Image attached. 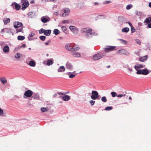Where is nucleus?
<instances>
[{"instance_id": "53", "label": "nucleus", "mask_w": 151, "mask_h": 151, "mask_svg": "<svg viewBox=\"0 0 151 151\" xmlns=\"http://www.w3.org/2000/svg\"><path fill=\"white\" fill-rule=\"evenodd\" d=\"M50 42V41H48V42H45V45H48Z\"/></svg>"}, {"instance_id": "10", "label": "nucleus", "mask_w": 151, "mask_h": 151, "mask_svg": "<svg viewBox=\"0 0 151 151\" xmlns=\"http://www.w3.org/2000/svg\"><path fill=\"white\" fill-rule=\"evenodd\" d=\"M73 43H68L65 46V48L68 50L71 51V48H72Z\"/></svg>"}, {"instance_id": "20", "label": "nucleus", "mask_w": 151, "mask_h": 151, "mask_svg": "<svg viewBox=\"0 0 151 151\" xmlns=\"http://www.w3.org/2000/svg\"><path fill=\"white\" fill-rule=\"evenodd\" d=\"M41 20L43 23H46L50 21V19H47L46 17H43L41 18Z\"/></svg>"}, {"instance_id": "5", "label": "nucleus", "mask_w": 151, "mask_h": 151, "mask_svg": "<svg viewBox=\"0 0 151 151\" xmlns=\"http://www.w3.org/2000/svg\"><path fill=\"white\" fill-rule=\"evenodd\" d=\"M103 56L101 54H96L93 56V59L94 60H97L102 58Z\"/></svg>"}, {"instance_id": "3", "label": "nucleus", "mask_w": 151, "mask_h": 151, "mask_svg": "<svg viewBox=\"0 0 151 151\" xmlns=\"http://www.w3.org/2000/svg\"><path fill=\"white\" fill-rule=\"evenodd\" d=\"M98 93L95 91H92V95L91 96V98L93 100H96L99 98Z\"/></svg>"}, {"instance_id": "29", "label": "nucleus", "mask_w": 151, "mask_h": 151, "mask_svg": "<svg viewBox=\"0 0 151 151\" xmlns=\"http://www.w3.org/2000/svg\"><path fill=\"white\" fill-rule=\"evenodd\" d=\"M151 22V17H149L146 19L144 22L148 24Z\"/></svg>"}, {"instance_id": "56", "label": "nucleus", "mask_w": 151, "mask_h": 151, "mask_svg": "<svg viewBox=\"0 0 151 151\" xmlns=\"http://www.w3.org/2000/svg\"><path fill=\"white\" fill-rule=\"evenodd\" d=\"M95 5H98L99 4V3L97 2H95L93 3Z\"/></svg>"}, {"instance_id": "32", "label": "nucleus", "mask_w": 151, "mask_h": 151, "mask_svg": "<svg viewBox=\"0 0 151 151\" xmlns=\"http://www.w3.org/2000/svg\"><path fill=\"white\" fill-rule=\"evenodd\" d=\"M53 33L56 35H57L60 33L59 31L57 29H55L53 31Z\"/></svg>"}, {"instance_id": "17", "label": "nucleus", "mask_w": 151, "mask_h": 151, "mask_svg": "<svg viewBox=\"0 0 151 151\" xmlns=\"http://www.w3.org/2000/svg\"><path fill=\"white\" fill-rule=\"evenodd\" d=\"M0 81L4 85L7 82V80L4 77L0 78Z\"/></svg>"}, {"instance_id": "40", "label": "nucleus", "mask_w": 151, "mask_h": 151, "mask_svg": "<svg viewBox=\"0 0 151 151\" xmlns=\"http://www.w3.org/2000/svg\"><path fill=\"white\" fill-rule=\"evenodd\" d=\"M45 30L42 29V28L39 31V33L40 34H41V33H44V34L45 33Z\"/></svg>"}, {"instance_id": "54", "label": "nucleus", "mask_w": 151, "mask_h": 151, "mask_svg": "<svg viewBox=\"0 0 151 151\" xmlns=\"http://www.w3.org/2000/svg\"><path fill=\"white\" fill-rule=\"evenodd\" d=\"M128 24L129 25H130V26L131 27H132V25L130 22H128Z\"/></svg>"}, {"instance_id": "52", "label": "nucleus", "mask_w": 151, "mask_h": 151, "mask_svg": "<svg viewBox=\"0 0 151 151\" xmlns=\"http://www.w3.org/2000/svg\"><path fill=\"white\" fill-rule=\"evenodd\" d=\"M35 35V34L34 33H31L29 34L30 36L31 37H32L34 36Z\"/></svg>"}, {"instance_id": "46", "label": "nucleus", "mask_w": 151, "mask_h": 151, "mask_svg": "<svg viewBox=\"0 0 151 151\" xmlns=\"http://www.w3.org/2000/svg\"><path fill=\"white\" fill-rule=\"evenodd\" d=\"M119 40L120 41H122V42H122V43H123V44H127V43L126 41L125 40H124L122 39H120Z\"/></svg>"}, {"instance_id": "36", "label": "nucleus", "mask_w": 151, "mask_h": 151, "mask_svg": "<svg viewBox=\"0 0 151 151\" xmlns=\"http://www.w3.org/2000/svg\"><path fill=\"white\" fill-rule=\"evenodd\" d=\"M40 39L42 41L45 40L46 38V37L44 36H41L39 37Z\"/></svg>"}, {"instance_id": "7", "label": "nucleus", "mask_w": 151, "mask_h": 151, "mask_svg": "<svg viewBox=\"0 0 151 151\" xmlns=\"http://www.w3.org/2000/svg\"><path fill=\"white\" fill-rule=\"evenodd\" d=\"M29 5V3L27 1H25L22 5V10H25L28 6Z\"/></svg>"}, {"instance_id": "28", "label": "nucleus", "mask_w": 151, "mask_h": 151, "mask_svg": "<svg viewBox=\"0 0 151 151\" xmlns=\"http://www.w3.org/2000/svg\"><path fill=\"white\" fill-rule=\"evenodd\" d=\"M3 21L4 24H7L10 22V19L9 18H6Z\"/></svg>"}, {"instance_id": "16", "label": "nucleus", "mask_w": 151, "mask_h": 151, "mask_svg": "<svg viewBox=\"0 0 151 151\" xmlns=\"http://www.w3.org/2000/svg\"><path fill=\"white\" fill-rule=\"evenodd\" d=\"M27 64L29 65L32 67H35L36 65V63L34 60H32L29 61V63H27Z\"/></svg>"}, {"instance_id": "62", "label": "nucleus", "mask_w": 151, "mask_h": 151, "mask_svg": "<svg viewBox=\"0 0 151 151\" xmlns=\"http://www.w3.org/2000/svg\"><path fill=\"white\" fill-rule=\"evenodd\" d=\"M110 67V65H109L108 66H107V68H109Z\"/></svg>"}, {"instance_id": "21", "label": "nucleus", "mask_w": 151, "mask_h": 151, "mask_svg": "<svg viewBox=\"0 0 151 151\" xmlns=\"http://www.w3.org/2000/svg\"><path fill=\"white\" fill-rule=\"evenodd\" d=\"M3 51L5 53H7L9 51V48L8 46H5L3 48Z\"/></svg>"}, {"instance_id": "59", "label": "nucleus", "mask_w": 151, "mask_h": 151, "mask_svg": "<svg viewBox=\"0 0 151 151\" xmlns=\"http://www.w3.org/2000/svg\"><path fill=\"white\" fill-rule=\"evenodd\" d=\"M128 69L129 70V71L131 72L132 71V69L131 68H128Z\"/></svg>"}, {"instance_id": "61", "label": "nucleus", "mask_w": 151, "mask_h": 151, "mask_svg": "<svg viewBox=\"0 0 151 151\" xmlns=\"http://www.w3.org/2000/svg\"><path fill=\"white\" fill-rule=\"evenodd\" d=\"M149 6L151 8V2H150L149 4Z\"/></svg>"}, {"instance_id": "55", "label": "nucleus", "mask_w": 151, "mask_h": 151, "mask_svg": "<svg viewBox=\"0 0 151 151\" xmlns=\"http://www.w3.org/2000/svg\"><path fill=\"white\" fill-rule=\"evenodd\" d=\"M148 26L149 28H151V23L148 24Z\"/></svg>"}, {"instance_id": "57", "label": "nucleus", "mask_w": 151, "mask_h": 151, "mask_svg": "<svg viewBox=\"0 0 151 151\" xmlns=\"http://www.w3.org/2000/svg\"><path fill=\"white\" fill-rule=\"evenodd\" d=\"M25 46H26V45H25V44H23L22 45V47H25Z\"/></svg>"}, {"instance_id": "13", "label": "nucleus", "mask_w": 151, "mask_h": 151, "mask_svg": "<svg viewBox=\"0 0 151 151\" xmlns=\"http://www.w3.org/2000/svg\"><path fill=\"white\" fill-rule=\"evenodd\" d=\"M12 5L13 7L14 6L15 8L17 10H18L20 9V6L19 4H18L15 2L13 3L12 4Z\"/></svg>"}, {"instance_id": "24", "label": "nucleus", "mask_w": 151, "mask_h": 151, "mask_svg": "<svg viewBox=\"0 0 151 151\" xmlns=\"http://www.w3.org/2000/svg\"><path fill=\"white\" fill-rule=\"evenodd\" d=\"M32 98H33L34 99H36L37 100L40 99V96L37 93H35L33 96H32Z\"/></svg>"}, {"instance_id": "30", "label": "nucleus", "mask_w": 151, "mask_h": 151, "mask_svg": "<svg viewBox=\"0 0 151 151\" xmlns=\"http://www.w3.org/2000/svg\"><path fill=\"white\" fill-rule=\"evenodd\" d=\"M22 54L19 53H17L15 56V58L17 59H19L21 57Z\"/></svg>"}, {"instance_id": "26", "label": "nucleus", "mask_w": 151, "mask_h": 151, "mask_svg": "<svg viewBox=\"0 0 151 151\" xmlns=\"http://www.w3.org/2000/svg\"><path fill=\"white\" fill-rule=\"evenodd\" d=\"M92 31H88L86 33V36L88 37L92 36V35H94V33L92 32Z\"/></svg>"}, {"instance_id": "12", "label": "nucleus", "mask_w": 151, "mask_h": 151, "mask_svg": "<svg viewBox=\"0 0 151 151\" xmlns=\"http://www.w3.org/2000/svg\"><path fill=\"white\" fill-rule=\"evenodd\" d=\"M145 65H143L137 64L135 66L134 68L136 70H139L138 69L139 68H144Z\"/></svg>"}, {"instance_id": "49", "label": "nucleus", "mask_w": 151, "mask_h": 151, "mask_svg": "<svg viewBox=\"0 0 151 151\" xmlns=\"http://www.w3.org/2000/svg\"><path fill=\"white\" fill-rule=\"evenodd\" d=\"M131 30L132 32H134L135 30L134 28L132 26V27H131Z\"/></svg>"}, {"instance_id": "50", "label": "nucleus", "mask_w": 151, "mask_h": 151, "mask_svg": "<svg viewBox=\"0 0 151 151\" xmlns=\"http://www.w3.org/2000/svg\"><path fill=\"white\" fill-rule=\"evenodd\" d=\"M62 29L64 31H65L66 29V27L65 26H63L62 27Z\"/></svg>"}, {"instance_id": "35", "label": "nucleus", "mask_w": 151, "mask_h": 151, "mask_svg": "<svg viewBox=\"0 0 151 151\" xmlns=\"http://www.w3.org/2000/svg\"><path fill=\"white\" fill-rule=\"evenodd\" d=\"M113 108L112 106H107L105 108V110L106 111H109L112 109Z\"/></svg>"}, {"instance_id": "39", "label": "nucleus", "mask_w": 151, "mask_h": 151, "mask_svg": "<svg viewBox=\"0 0 151 151\" xmlns=\"http://www.w3.org/2000/svg\"><path fill=\"white\" fill-rule=\"evenodd\" d=\"M111 94L113 97H114L116 96H117V94L115 92H112L111 93Z\"/></svg>"}, {"instance_id": "22", "label": "nucleus", "mask_w": 151, "mask_h": 151, "mask_svg": "<svg viewBox=\"0 0 151 151\" xmlns=\"http://www.w3.org/2000/svg\"><path fill=\"white\" fill-rule=\"evenodd\" d=\"M62 99L64 101H68L70 99V96L67 95H65L63 96Z\"/></svg>"}, {"instance_id": "33", "label": "nucleus", "mask_w": 151, "mask_h": 151, "mask_svg": "<svg viewBox=\"0 0 151 151\" xmlns=\"http://www.w3.org/2000/svg\"><path fill=\"white\" fill-rule=\"evenodd\" d=\"M129 31V29L128 27H125L122 29V31L123 32H127Z\"/></svg>"}, {"instance_id": "25", "label": "nucleus", "mask_w": 151, "mask_h": 151, "mask_svg": "<svg viewBox=\"0 0 151 151\" xmlns=\"http://www.w3.org/2000/svg\"><path fill=\"white\" fill-rule=\"evenodd\" d=\"M51 32V31L50 29L45 30L44 35L46 36H49L50 35Z\"/></svg>"}, {"instance_id": "48", "label": "nucleus", "mask_w": 151, "mask_h": 151, "mask_svg": "<svg viewBox=\"0 0 151 151\" xmlns=\"http://www.w3.org/2000/svg\"><path fill=\"white\" fill-rule=\"evenodd\" d=\"M75 76V75L72 74L70 75L69 76V78H74Z\"/></svg>"}, {"instance_id": "43", "label": "nucleus", "mask_w": 151, "mask_h": 151, "mask_svg": "<svg viewBox=\"0 0 151 151\" xmlns=\"http://www.w3.org/2000/svg\"><path fill=\"white\" fill-rule=\"evenodd\" d=\"M89 102L91 105H93L95 103V101L93 100H91Z\"/></svg>"}, {"instance_id": "47", "label": "nucleus", "mask_w": 151, "mask_h": 151, "mask_svg": "<svg viewBox=\"0 0 151 151\" xmlns=\"http://www.w3.org/2000/svg\"><path fill=\"white\" fill-rule=\"evenodd\" d=\"M126 95L125 94H124L123 95L122 94H119V95H117V96L118 97H121L122 96H124Z\"/></svg>"}, {"instance_id": "37", "label": "nucleus", "mask_w": 151, "mask_h": 151, "mask_svg": "<svg viewBox=\"0 0 151 151\" xmlns=\"http://www.w3.org/2000/svg\"><path fill=\"white\" fill-rule=\"evenodd\" d=\"M132 4H130L127 5L126 7V8L127 10H129L131 8H132Z\"/></svg>"}, {"instance_id": "19", "label": "nucleus", "mask_w": 151, "mask_h": 151, "mask_svg": "<svg viewBox=\"0 0 151 151\" xmlns=\"http://www.w3.org/2000/svg\"><path fill=\"white\" fill-rule=\"evenodd\" d=\"M126 51L124 49L119 50L117 52V53L119 54L120 55H124L126 54Z\"/></svg>"}, {"instance_id": "64", "label": "nucleus", "mask_w": 151, "mask_h": 151, "mask_svg": "<svg viewBox=\"0 0 151 151\" xmlns=\"http://www.w3.org/2000/svg\"><path fill=\"white\" fill-rule=\"evenodd\" d=\"M27 59L28 60H29L31 59L30 58H27Z\"/></svg>"}, {"instance_id": "2", "label": "nucleus", "mask_w": 151, "mask_h": 151, "mask_svg": "<svg viewBox=\"0 0 151 151\" xmlns=\"http://www.w3.org/2000/svg\"><path fill=\"white\" fill-rule=\"evenodd\" d=\"M116 47L113 46H106L104 48V52H108L110 51L115 50Z\"/></svg>"}, {"instance_id": "4", "label": "nucleus", "mask_w": 151, "mask_h": 151, "mask_svg": "<svg viewBox=\"0 0 151 151\" xmlns=\"http://www.w3.org/2000/svg\"><path fill=\"white\" fill-rule=\"evenodd\" d=\"M149 73V71L146 69L143 70H138L137 72V74H142L145 75L148 74Z\"/></svg>"}, {"instance_id": "44", "label": "nucleus", "mask_w": 151, "mask_h": 151, "mask_svg": "<svg viewBox=\"0 0 151 151\" xmlns=\"http://www.w3.org/2000/svg\"><path fill=\"white\" fill-rule=\"evenodd\" d=\"M136 42L139 45H140L141 44V41L139 40H138V39H136Z\"/></svg>"}, {"instance_id": "15", "label": "nucleus", "mask_w": 151, "mask_h": 151, "mask_svg": "<svg viewBox=\"0 0 151 151\" xmlns=\"http://www.w3.org/2000/svg\"><path fill=\"white\" fill-rule=\"evenodd\" d=\"M148 58V56L147 55H145L140 57L139 60L141 62H144L147 60Z\"/></svg>"}, {"instance_id": "9", "label": "nucleus", "mask_w": 151, "mask_h": 151, "mask_svg": "<svg viewBox=\"0 0 151 151\" xmlns=\"http://www.w3.org/2000/svg\"><path fill=\"white\" fill-rule=\"evenodd\" d=\"M53 63V60L51 59H48L47 61H45L43 63L45 65L49 66L50 65H52Z\"/></svg>"}, {"instance_id": "11", "label": "nucleus", "mask_w": 151, "mask_h": 151, "mask_svg": "<svg viewBox=\"0 0 151 151\" xmlns=\"http://www.w3.org/2000/svg\"><path fill=\"white\" fill-rule=\"evenodd\" d=\"M64 12L62 14V16L63 17H65L69 14L70 10L66 8L64 10Z\"/></svg>"}, {"instance_id": "18", "label": "nucleus", "mask_w": 151, "mask_h": 151, "mask_svg": "<svg viewBox=\"0 0 151 151\" xmlns=\"http://www.w3.org/2000/svg\"><path fill=\"white\" fill-rule=\"evenodd\" d=\"M65 68L63 66H61L59 67L58 70V72H62L65 71Z\"/></svg>"}, {"instance_id": "42", "label": "nucleus", "mask_w": 151, "mask_h": 151, "mask_svg": "<svg viewBox=\"0 0 151 151\" xmlns=\"http://www.w3.org/2000/svg\"><path fill=\"white\" fill-rule=\"evenodd\" d=\"M69 28L71 30H74L75 29V27L73 26H70L69 27Z\"/></svg>"}, {"instance_id": "23", "label": "nucleus", "mask_w": 151, "mask_h": 151, "mask_svg": "<svg viewBox=\"0 0 151 151\" xmlns=\"http://www.w3.org/2000/svg\"><path fill=\"white\" fill-rule=\"evenodd\" d=\"M66 67L67 69L71 70L72 69V65L69 63H67L66 64Z\"/></svg>"}, {"instance_id": "8", "label": "nucleus", "mask_w": 151, "mask_h": 151, "mask_svg": "<svg viewBox=\"0 0 151 151\" xmlns=\"http://www.w3.org/2000/svg\"><path fill=\"white\" fill-rule=\"evenodd\" d=\"M14 28H17L22 27L23 24L22 23L19 22H15L14 24Z\"/></svg>"}, {"instance_id": "41", "label": "nucleus", "mask_w": 151, "mask_h": 151, "mask_svg": "<svg viewBox=\"0 0 151 151\" xmlns=\"http://www.w3.org/2000/svg\"><path fill=\"white\" fill-rule=\"evenodd\" d=\"M23 30L22 28H21L19 29H17L16 30V33H17L19 32H22Z\"/></svg>"}, {"instance_id": "27", "label": "nucleus", "mask_w": 151, "mask_h": 151, "mask_svg": "<svg viewBox=\"0 0 151 151\" xmlns=\"http://www.w3.org/2000/svg\"><path fill=\"white\" fill-rule=\"evenodd\" d=\"M72 55L75 57H79L81 56L80 53L78 52H74L72 53Z\"/></svg>"}, {"instance_id": "38", "label": "nucleus", "mask_w": 151, "mask_h": 151, "mask_svg": "<svg viewBox=\"0 0 151 151\" xmlns=\"http://www.w3.org/2000/svg\"><path fill=\"white\" fill-rule=\"evenodd\" d=\"M101 101L104 102H106L107 101V99L105 96H103L101 99Z\"/></svg>"}, {"instance_id": "63", "label": "nucleus", "mask_w": 151, "mask_h": 151, "mask_svg": "<svg viewBox=\"0 0 151 151\" xmlns=\"http://www.w3.org/2000/svg\"><path fill=\"white\" fill-rule=\"evenodd\" d=\"M129 99H130V100H132V98L131 97H129Z\"/></svg>"}, {"instance_id": "45", "label": "nucleus", "mask_w": 151, "mask_h": 151, "mask_svg": "<svg viewBox=\"0 0 151 151\" xmlns=\"http://www.w3.org/2000/svg\"><path fill=\"white\" fill-rule=\"evenodd\" d=\"M63 23H69V21L68 20H64L63 21Z\"/></svg>"}, {"instance_id": "58", "label": "nucleus", "mask_w": 151, "mask_h": 151, "mask_svg": "<svg viewBox=\"0 0 151 151\" xmlns=\"http://www.w3.org/2000/svg\"><path fill=\"white\" fill-rule=\"evenodd\" d=\"M58 93L59 95H63L64 94V93H60V92H58Z\"/></svg>"}, {"instance_id": "51", "label": "nucleus", "mask_w": 151, "mask_h": 151, "mask_svg": "<svg viewBox=\"0 0 151 151\" xmlns=\"http://www.w3.org/2000/svg\"><path fill=\"white\" fill-rule=\"evenodd\" d=\"M3 114V111L0 108V115H2Z\"/></svg>"}, {"instance_id": "34", "label": "nucleus", "mask_w": 151, "mask_h": 151, "mask_svg": "<svg viewBox=\"0 0 151 151\" xmlns=\"http://www.w3.org/2000/svg\"><path fill=\"white\" fill-rule=\"evenodd\" d=\"M48 109L47 108L42 107L41 108V111L42 112L47 111Z\"/></svg>"}, {"instance_id": "31", "label": "nucleus", "mask_w": 151, "mask_h": 151, "mask_svg": "<svg viewBox=\"0 0 151 151\" xmlns=\"http://www.w3.org/2000/svg\"><path fill=\"white\" fill-rule=\"evenodd\" d=\"M25 37L24 36H18L17 37V39L19 40H22L25 39Z\"/></svg>"}, {"instance_id": "6", "label": "nucleus", "mask_w": 151, "mask_h": 151, "mask_svg": "<svg viewBox=\"0 0 151 151\" xmlns=\"http://www.w3.org/2000/svg\"><path fill=\"white\" fill-rule=\"evenodd\" d=\"M72 48L71 49V51H77L79 50L80 47L78 45H76L75 44H72Z\"/></svg>"}, {"instance_id": "1", "label": "nucleus", "mask_w": 151, "mask_h": 151, "mask_svg": "<svg viewBox=\"0 0 151 151\" xmlns=\"http://www.w3.org/2000/svg\"><path fill=\"white\" fill-rule=\"evenodd\" d=\"M33 94V92L30 90H28L26 91L24 93V98L26 99L27 98H29L31 97Z\"/></svg>"}, {"instance_id": "14", "label": "nucleus", "mask_w": 151, "mask_h": 151, "mask_svg": "<svg viewBox=\"0 0 151 151\" xmlns=\"http://www.w3.org/2000/svg\"><path fill=\"white\" fill-rule=\"evenodd\" d=\"M92 31V29L89 28H84L81 29V31L82 32L87 33L88 31Z\"/></svg>"}, {"instance_id": "60", "label": "nucleus", "mask_w": 151, "mask_h": 151, "mask_svg": "<svg viewBox=\"0 0 151 151\" xmlns=\"http://www.w3.org/2000/svg\"><path fill=\"white\" fill-rule=\"evenodd\" d=\"M1 29V32H4V30L5 29Z\"/></svg>"}]
</instances>
